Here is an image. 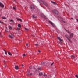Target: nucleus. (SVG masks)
Masks as SVG:
<instances>
[{"label": "nucleus", "instance_id": "1", "mask_svg": "<svg viewBox=\"0 0 78 78\" xmlns=\"http://www.w3.org/2000/svg\"><path fill=\"white\" fill-rule=\"evenodd\" d=\"M67 32L69 34H70V37L68 36V35H65V37H67L68 40L69 41V42L71 41L70 39V38H72L73 36V33H70V31L68 30H66Z\"/></svg>", "mask_w": 78, "mask_h": 78}, {"label": "nucleus", "instance_id": "2", "mask_svg": "<svg viewBox=\"0 0 78 78\" xmlns=\"http://www.w3.org/2000/svg\"><path fill=\"white\" fill-rule=\"evenodd\" d=\"M38 1L39 3L41 4H44V5L47 7L48 6V4H47L44 1L41 0H37Z\"/></svg>", "mask_w": 78, "mask_h": 78}, {"label": "nucleus", "instance_id": "3", "mask_svg": "<svg viewBox=\"0 0 78 78\" xmlns=\"http://www.w3.org/2000/svg\"><path fill=\"white\" fill-rule=\"evenodd\" d=\"M53 12H54V13H55L56 14H59L58 11L56 10H53Z\"/></svg>", "mask_w": 78, "mask_h": 78}, {"label": "nucleus", "instance_id": "4", "mask_svg": "<svg viewBox=\"0 0 78 78\" xmlns=\"http://www.w3.org/2000/svg\"><path fill=\"white\" fill-rule=\"evenodd\" d=\"M9 36L10 38H11V39H13V37L14 36V35L12 34H11L9 35Z\"/></svg>", "mask_w": 78, "mask_h": 78}, {"label": "nucleus", "instance_id": "5", "mask_svg": "<svg viewBox=\"0 0 78 78\" xmlns=\"http://www.w3.org/2000/svg\"><path fill=\"white\" fill-rule=\"evenodd\" d=\"M30 8L32 9H35V7L33 5H31L30 6Z\"/></svg>", "mask_w": 78, "mask_h": 78}, {"label": "nucleus", "instance_id": "6", "mask_svg": "<svg viewBox=\"0 0 78 78\" xmlns=\"http://www.w3.org/2000/svg\"><path fill=\"white\" fill-rule=\"evenodd\" d=\"M0 6L1 7H2V8H4V5L0 2Z\"/></svg>", "mask_w": 78, "mask_h": 78}, {"label": "nucleus", "instance_id": "7", "mask_svg": "<svg viewBox=\"0 0 78 78\" xmlns=\"http://www.w3.org/2000/svg\"><path fill=\"white\" fill-rule=\"evenodd\" d=\"M15 68L16 70H18L19 69V66H18L15 65Z\"/></svg>", "mask_w": 78, "mask_h": 78}, {"label": "nucleus", "instance_id": "8", "mask_svg": "<svg viewBox=\"0 0 78 78\" xmlns=\"http://www.w3.org/2000/svg\"><path fill=\"white\" fill-rule=\"evenodd\" d=\"M71 58L72 59H75V57L73 55H71Z\"/></svg>", "mask_w": 78, "mask_h": 78}, {"label": "nucleus", "instance_id": "9", "mask_svg": "<svg viewBox=\"0 0 78 78\" xmlns=\"http://www.w3.org/2000/svg\"><path fill=\"white\" fill-rule=\"evenodd\" d=\"M49 22L50 23H51V25H52V26H54V24H53V23H52V22L50 21H49Z\"/></svg>", "mask_w": 78, "mask_h": 78}, {"label": "nucleus", "instance_id": "10", "mask_svg": "<svg viewBox=\"0 0 78 78\" xmlns=\"http://www.w3.org/2000/svg\"><path fill=\"white\" fill-rule=\"evenodd\" d=\"M57 38L60 41H62V39H61L60 37H58Z\"/></svg>", "mask_w": 78, "mask_h": 78}, {"label": "nucleus", "instance_id": "11", "mask_svg": "<svg viewBox=\"0 0 78 78\" xmlns=\"http://www.w3.org/2000/svg\"><path fill=\"white\" fill-rule=\"evenodd\" d=\"M41 17H43V18H45V15H44L42 14L41 15Z\"/></svg>", "mask_w": 78, "mask_h": 78}, {"label": "nucleus", "instance_id": "12", "mask_svg": "<svg viewBox=\"0 0 78 78\" xmlns=\"http://www.w3.org/2000/svg\"><path fill=\"white\" fill-rule=\"evenodd\" d=\"M51 2L52 3H53L54 5H56V2H55L51 1Z\"/></svg>", "mask_w": 78, "mask_h": 78}, {"label": "nucleus", "instance_id": "13", "mask_svg": "<svg viewBox=\"0 0 78 78\" xmlns=\"http://www.w3.org/2000/svg\"><path fill=\"white\" fill-rule=\"evenodd\" d=\"M16 19H17L18 20H19V21H20V22H22V20L20 19L17 18Z\"/></svg>", "mask_w": 78, "mask_h": 78}, {"label": "nucleus", "instance_id": "14", "mask_svg": "<svg viewBox=\"0 0 78 78\" xmlns=\"http://www.w3.org/2000/svg\"><path fill=\"white\" fill-rule=\"evenodd\" d=\"M8 54L9 55H10V56L12 55V54L11 53V52H8Z\"/></svg>", "mask_w": 78, "mask_h": 78}, {"label": "nucleus", "instance_id": "15", "mask_svg": "<svg viewBox=\"0 0 78 78\" xmlns=\"http://www.w3.org/2000/svg\"><path fill=\"white\" fill-rule=\"evenodd\" d=\"M13 9L14 10H16V9H17V8H16V7H13Z\"/></svg>", "mask_w": 78, "mask_h": 78}, {"label": "nucleus", "instance_id": "16", "mask_svg": "<svg viewBox=\"0 0 78 78\" xmlns=\"http://www.w3.org/2000/svg\"><path fill=\"white\" fill-rule=\"evenodd\" d=\"M39 75H43V73H42V72H40L39 73Z\"/></svg>", "mask_w": 78, "mask_h": 78}, {"label": "nucleus", "instance_id": "17", "mask_svg": "<svg viewBox=\"0 0 78 78\" xmlns=\"http://www.w3.org/2000/svg\"><path fill=\"white\" fill-rule=\"evenodd\" d=\"M44 76L45 77H46L47 76V75L46 74L44 73Z\"/></svg>", "mask_w": 78, "mask_h": 78}, {"label": "nucleus", "instance_id": "18", "mask_svg": "<svg viewBox=\"0 0 78 78\" xmlns=\"http://www.w3.org/2000/svg\"><path fill=\"white\" fill-rule=\"evenodd\" d=\"M18 27H19V28H21V25L20 24L18 25Z\"/></svg>", "mask_w": 78, "mask_h": 78}, {"label": "nucleus", "instance_id": "19", "mask_svg": "<svg viewBox=\"0 0 78 78\" xmlns=\"http://www.w3.org/2000/svg\"><path fill=\"white\" fill-rule=\"evenodd\" d=\"M9 29H10V30H11V29H12V27H11V26H10L9 27Z\"/></svg>", "mask_w": 78, "mask_h": 78}, {"label": "nucleus", "instance_id": "20", "mask_svg": "<svg viewBox=\"0 0 78 78\" xmlns=\"http://www.w3.org/2000/svg\"><path fill=\"white\" fill-rule=\"evenodd\" d=\"M16 30L17 31H19L20 30V28H17L16 29Z\"/></svg>", "mask_w": 78, "mask_h": 78}, {"label": "nucleus", "instance_id": "21", "mask_svg": "<svg viewBox=\"0 0 78 78\" xmlns=\"http://www.w3.org/2000/svg\"><path fill=\"white\" fill-rule=\"evenodd\" d=\"M32 17L33 18H34V19L35 18H36V17H34V15H32Z\"/></svg>", "mask_w": 78, "mask_h": 78}, {"label": "nucleus", "instance_id": "22", "mask_svg": "<svg viewBox=\"0 0 78 78\" xmlns=\"http://www.w3.org/2000/svg\"><path fill=\"white\" fill-rule=\"evenodd\" d=\"M10 22H11L12 23H13L14 22V20H10Z\"/></svg>", "mask_w": 78, "mask_h": 78}, {"label": "nucleus", "instance_id": "23", "mask_svg": "<svg viewBox=\"0 0 78 78\" xmlns=\"http://www.w3.org/2000/svg\"><path fill=\"white\" fill-rule=\"evenodd\" d=\"M29 69H32V66H30L29 67Z\"/></svg>", "mask_w": 78, "mask_h": 78}, {"label": "nucleus", "instance_id": "24", "mask_svg": "<svg viewBox=\"0 0 78 78\" xmlns=\"http://www.w3.org/2000/svg\"><path fill=\"white\" fill-rule=\"evenodd\" d=\"M4 51L5 52V54H6V55H7V52H6V51Z\"/></svg>", "mask_w": 78, "mask_h": 78}, {"label": "nucleus", "instance_id": "25", "mask_svg": "<svg viewBox=\"0 0 78 78\" xmlns=\"http://www.w3.org/2000/svg\"><path fill=\"white\" fill-rule=\"evenodd\" d=\"M38 70H41V68H39L37 69Z\"/></svg>", "mask_w": 78, "mask_h": 78}, {"label": "nucleus", "instance_id": "26", "mask_svg": "<svg viewBox=\"0 0 78 78\" xmlns=\"http://www.w3.org/2000/svg\"><path fill=\"white\" fill-rule=\"evenodd\" d=\"M25 30H27V31H28V29L27 28H25Z\"/></svg>", "mask_w": 78, "mask_h": 78}, {"label": "nucleus", "instance_id": "27", "mask_svg": "<svg viewBox=\"0 0 78 78\" xmlns=\"http://www.w3.org/2000/svg\"><path fill=\"white\" fill-rule=\"evenodd\" d=\"M2 18L3 19H6V18L5 17H2Z\"/></svg>", "mask_w": 78, "mask_h": 78}, {"label": "nucleus", "instance_id": "28", "mask_svg": "<svg viewBox=\"0 0 78 78\" xmlns=\"http://www.w3.org/2000/svg\"><path fill=\"white\" fill-rule=\"evenodd\" d=\"M23 56H26V54H23Z\"/></svg>", "mask_w": 78, "mask_h": 78}, {"label": "nucleus", "instance_id": "29", "mask_svg": "<svg viewBox=\"0 0 78 78\" xmlns=\"http://www.w3.org/2000/svg\"><path fill=\"white\" fill-rule=\"evenodd\" d=\"M2 34L1 33L0 34V36H1V37H2Z\"/></svg>", "mask_w": 78, "mask_h": 78}, {"label": "nucleus", "instance_id": "30", "mask_svg": "<svg viewBox=\"0 0 78 78\" xmlns=\"http://www.w3.org/2000/svg\"><path fill=\"white\" fill-rule=\"evenodd\" d=\"M35 46H38L39 45H38L37 44H35Z\"/></svg>", "mask_w": 78, "mask_h": 78}, {"label": "nucleus", "instance_id": "31", "mask_svg": "<svg viewBox=\"0 0 78 78\" xmlns=\"http://www.w3.org/2000/svg\"><path fill=\"white\" fill-rule=\"evenodd\" d=\"M38 51L39 53H41V51H40V50H38Z\"/></svg>", "mask_w": 78, "mask_h": 78}, {"label": "nucleus", "instance_id": "32", "mask_svg": "<svg viewBox=\"0 0 78 78\" xmlns=\"http://www.w3.org/2000/svg\"><path fill=\"white\" fill-rule=\"evenodd\" d=\"M21 66H22V67H23V66H24V65H23V64H22Z\"/></svg>", "mask_w": 78, "mask_h": 78}, {"label": "nucleus", "instance_id": "33", "mask_svg": "<svg viewBox=\"0 0 78 78\" xmlns=\"http://www.w3.org/2000/svg\"><path fill=\"white\" fill-rule=\"evenodd\" d=\"M28 44H27V43L26 44V46H28Z\"/></svg>", "mask_w": 78, "mask_h": 78}, {"label": "nucleus", "instance_id": "34", "mask_svg": "<svg viewBox=\"0 0 78 78\" xmlns=\"http://www.w3.org/2000/svg\"><path fill=\"white\" fill-rule=\"evenodd\" d=\"M0 23H3V22L1 21H0Z\"/></svg>", "mask_w": 78, "mask_h": 78}, {"label": "nucleus", "instance_id": "35", "mask_svg": "<svg viewBox=\"0 0 78 78\" xmlns=\"http://www.w3.org/2000/svg\"><path fill=\"white\" fill-rule=\"evenodd\" d=\"M53 63H52L51 64V66H52V65H53Z\"/></svg>", "mask_w": 78, "mask_h": 78}, {"label": "nucleus", "instance_id": "36", "mask_svg": "<svg viewBox=\"0 0 78 78\" xmlns=\"http://www.w3.org/2000/svg\"><path fill=\"white\" fill-rule=\"evenodd\" d=\"M6 67V65L5 64V67Z\"/></svg>", "mask_w": 78, "mask_h": 78}, {"label": "nucleus", "instance_id": "37", "mask_svg": "<svg viewBox=\"0 0 78 78\" xmlns=\"http://www.w3.org/2000/svg\"><path fill=\"white\" fill-rule=\"evenodd\" d=\"M71 19H72V20H74V19H73V18H71Z\"/></svg>", "mask_w": 78, "mask_h": 78}, {"label": "nucleus", "instance_id": "38", "mask_svg": "<svg viewBox=\"0 0 78 78\" xmlns=\"http://www.w3.org/2000/svg\"><path fill=\"white\" fill-rule=\"evenodd\" d=\"M77 22H78V19H77Z\"/></svg>", "mask_w": 78, "mask_h": 78}, {"label": "nucleus", "instance_id": "39", "mask_svg": "<svg viewBox=\"0 0 78 78\" xmlns=\"http://www.w3.org/2000/svg\"><path fill=\"white\" fill-rule=\"evenodd\" d=\"M32 74H31H31H30V75H31Z\"/></svg>", "mask_w": 78, "mask_h": 78}, {"label": "nucleus", "instance_id": "40", "mask_svg": "<svg viewBox=\"0 0 78 78\" xmlns=\"http://www.w3.org/2000/svg\"><path fill=\"white\" fill-rule=\"evenodd\" d=\"M15 50H16L17 49L15 48Z\"/></svg>", "mask_w": 78, "mask_h": 78}, {"label": "nucleus", "instance_id": "41", "mask_svg": "<svg viewBox=\"0 0 78 78\" xmlns=\"http://www.w3.org/2000/svg\"><path fill=\"white\" fill-rule=\"evenodd\" d=\"M4 62H5V61H4Z\"/></svg>", "mask_w": 78, "mask_h": 78}, {"label": "nucleus", "instance_id": "42", "mask_svg": "<svg viewBox=\"0 0 78 78\" xmlns=\"http://www.w3.org/2000/svg\"><path fill=\"white\" fill-rule=\"evenodd\" d=\"M0 16H1V15L0 14Z\"/></svg>", "mask_w": 78, "mask_h": 78}, {"label": "nucleus", "instance_id": "43", "mask_svg": "<svg viewBox=\"0 0 78 78\" xmlns=\"http://www.w3.org/2000/svg\"><path fill=\"white\" fill-rule=\"evenodd\" d=\"M34 69H36V68H34Z\"/></svg>", "mask_w": 78, "mask_h": 78}, {"label": "nucleus", "instance_id": "44", "mask_svg": "<svg viewBox=\"0 0 78 78\" xmlns=\"http://www.w3.org/2000/svg\"><path fill=\"white\" fill-rule=\"evenodd\" d=\"M6 31H7L6 30Z\"/></svg>", "mask_w": 78, "mask_h": 78}, {"label": "nucleus", "instance_id": "45", "mask_svg": "<svg viewBox=\"0 0 78 78\" xmlns=\"http://www.w3.org/2000/svg\"><path fill=\"white\" fill-rule=\"evenodd\" d=\"M43 64H44V63H43Z\"/></svg>", "mask_w": 78, "mask_h": 78}]
</instances>
